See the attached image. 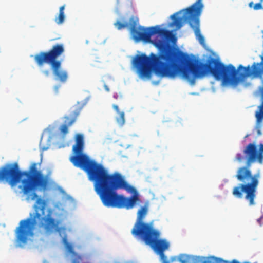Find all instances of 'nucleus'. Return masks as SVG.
I'll use <instances>...</instances> for the list:
<instances>
[{
    "label": "nucleus",
    "instance_id": "39448f33",
    "mask_svg": "<svg viewBox=\"0 0 263 263\" xmlns=\"http://www.w3.org/2000/svg\"><path fill=\"white\" fill-rule=\"evenodd\" d=\"M46 205L44 200L37 199L34 206V213L30 214V217L20 221L19 226L15 230L16 241L18 246L22 247L26 244L29 237L33 235L34 229L37 223L46 234H51L54 230L58 231V222L52 217L50 209L45 214Z\"/></svg>",
    "mask_w": 263,
    "mask_h": 263
},
{
    "label": "nucleus",
    "instance_id": "20e7f679",
    "mask_svg": "<svg viewBox=\"0 0 263 263\" xmlns=\"http://www.w3.org/2000/svg\"><path fill=\"white\" fill-rule=\"evenodd\" d=\"M243 153L245 156L238 153L235 157V160L239 162L246 159V165L239 167L236 175L237 180L242 183L233 188L232 194L237 198H242L243 193H245V199L249 202L250 206H252L255 204V199L260 174L257 173L252 175L250 167L256 162L260 164L263 163V144H260L258 149L255 144L249 143L245 147Z\"/></svg>",
    "mask_w": 263,
    "mask_h": 263
},
{
    "label": "nucleus",
    "instance_id": "393cba45",
    "mask_svg": "<svg viewBox=\"0 0 263 263\" xmlns=\"http://www.w3.org/2000/svg\"><path fill=\"white\" fill-rule=\"evenodd\" d=\"M196 260L197 263H199L201 261V258L198 257L196 258Z\"/></svg>",
    "mask_w": 263,
    "mask_h": 263
},
{
    "label": "nucleus",
    "instance_id": "6ab92c4d",
    "mask_svg": "<svg viewBox=\"0 0 263 263\" xmlns=\"http://www.w3.org/2000/svg\"><path fill=\"white\" fill-rule=\"evenodd\" d=\"M189 259V256L182 254L179 256V261L181 263H186Z\"/></svg>",
    "mask_w": 263,
    "mask_h": 263
},
{
    "label": "nucleus",
    "instance_id": "f257e3e1",
    "mask_svg": "<svg viewBox=\"0 0 263 263\" xmlns=\"http://www.w3.org/2000/svg\"><path fill=\"white\" fill-rule=\"evenodd\" d=\"M138 20L132 17L128 22L119 21L114 23L118 30L129 27L132 38L136 42L142 41L153 44L159 50L157 54L151 53L136 55L133 63L141 78L150 79L152 70L158 76L175 78L179 76L185 55L176 51L167 43L172 36L171 32L159 26L144 28L137 26Z\"/></svg>",
    "mask_w": 263,
    "mask_h": 263
},
{
    "label": "nucleus",
    "instance_id": "ddd939ff",
    "mask_svg": "<svg viewBox=\"0 0 263 263\" xmlns=\"http://www.w3.org/2000/svg\"><path fill=\"white\" fill-rule=\"evenodd\" d=\"M10 166V163L6 164L0 168V181H5L12 187L10 181L11 175L9 172V170H11Z\"/></svg>",
    "mask_w": 263,
    "mask_h": 263
},
{
    "label": "nucleus",
    "instance_id": "bb28decb",
    "mask_svg": "<svg viewBox=\"0 0 263 263\" xmlns=\"http://www.w3.org/2000/svg\"><path fill=\"white\" fill-rule=\"evenodd\" d=\"M257 134L258 135H260L261 134V130L259 129L257 130Z\"/></svg>",
    "mask_w": 263,
    "mask_h": 263
},
{
    "label": "nucleus",
    "instance_id": "cd10ccee",
    "mask_svg": "<svg viewBox=\"0 0 263 263\" xmlns=\"http://www.w3.org/2000/svg\"><path fill=\"white\" fill-rule=\"evenodd\" d=\"M55 88V90H56V91H58V86H56Z\"/></svg>",
    "mask_w": 263,
    "mask_h": 263
},
{
    "label": "nucleus",
    "instance_id": "aec40b11",
    "mask_svg": "<svg viewBox=\"0 0 263 263\" xmlns=\"http://www.w3.org/2000/svg\"><path fill=\"white\" fill-rule=\"evenodd\" d=\"M216 257L211 256L207 260H204L202 263H216Z\"/></svg>",
    "mask_w": 263,
    "mask_h": 263
},
{
    "label": "nucleus",
    "instance_id": "2eb2a0df",
    "mask_svg": "<svg viewBox=\"0 0 263 263\" xmlns=\"http://www.w3.org/2000/svg\"><path fill=\"white\" fill-rule=\"evenodd\" d=\"M112 108L116 110V112L119 114V117L116 118V121L118 124L122 126L125 123V114L123 111H120L118 105L114 104Z\"/></svg>",
    "mask_w": 263,
    "mask_h": 263
},
{
    "label": "nucleus",
    "instance_id": "4468645a",
    "mask_svg": "<svg viewBox=\"0 0 263 263\" xmlns=\"http://www.w3.org/2000/svg\"><path fill=\"white\" fill-rule=\"evenodd\" d=\"M203 7L202 3V0H197V2L190 7L187 8L188 11H194L196 14L200 15Z\"/></svg>",
    "mask_w": 263,
    "mask_h": 263
},
{
    "label": "nucleus",
    "instance_id": "412c9836",
    "mask_svg": "<svg viewBox=\"0 0 263 263\" xmlns=\"http://www.w3.org/2000/svg\"><path fill=\"white\" fill-rule=\"evenodd\" d=\"M82 259V257L80 255L77 256V257L73 258L72 263H80Z\"/></svg>",
    "mask_w": 263,
    "mask_h": 263
},
{
    "label": "nucleus",
    "instance_id": "1a4fd4ad",
    "mask_svg": "<svg viewBox=\"0 0 263 263\" xmlns=\"http://www.w3.org/2000/svg\"><path fill=\"white\" fill-rule=\"evenodd\" d=\"M160 232L154 228L138 236L146 245H149L156 253L163 255L164 251L169 247V243L163 239H159Z\"/></svg>",
    "mask_w": 263,
    "mask_h": 263
},
{
    "label": "nucleus",
    "instance_id": "f8f14e48",
    "mask_svg": "<svg viewBox=\"0 0 263 263\" xmlns=\"http://www.w3.org/2000/svg\"><path fill=\"white\" fill-rule=\"evenodd\" d=\"M84 137L82 134H78L76 135V144L73 146V151L75 153L74 156L84 155L82 153L84 148Z\"/></svg>",
    "mask_w": 263,
    "mask_h": 263
},
{
    "label": "nucleus",
    "instance_id": "423d86ee",
    "mask_svg": "<svg viewBox=\"0 0 263 263\" xmlns=\"http://www.w3.org/2000/svg\"><path fill=\"white\" fill-rule=\"evenodd\" d=\"M39 164L35 162L32 163L28 170L22 171L20 170L17 163H10L11 170L9 172L11 175L10 181L12 187L20 182L22 177H25L21 181L22 190L25 195L32 193L31 199L32 200L38 197L35 192L37 190L45 191L48 184L47 177L37 168Z\"/></svg>",
    "mask_w": 263,
    "mask_h": 263
},
{
    "label": "nucleus",
    "instance_id": "f3484780",
    "mask_svg": "<svg viewBox=\"0 0 263 263\" xmlns=\"http://www.w3.org/2000/svg\"><path fill=\"white\" fill-rule=\"evenodd\" d=\"M65 9V5H63L60 7L59 13L57 17L55 18V22L57 24H62L65 20V15L64 10Z\"/></svg>",
    "mask_w": 263,
    "mask_h": 263
},
{
    "label": "nucleus",
    "instance_id": "5701e85b",
    "mask_svg": "<svg viewBox=\"0 0 263 263\" xmlns=\"http://www.w3.org/2000/svg\"><path fill=\"white\" fill-rule=\"evenodd\" d=\"M158 254H159L161 259L164 261V262L165 263H169L168 261H166V259H167V258L165 256V255H164V254L163 253V255H162L161 253H158Z\"/></svg>",
    "mask_w": 263,
    "mask_h": 263
},
{
    "label": "nucleus",
    "instance_id": "dca6fc26",
    "mask_svg": "<svg viewBox=\"0 0 263 263\" xmlns=\"http://www.w3.org/2000/svg\"><path fill=\"white\" fill-rule=\"evenodd\" d=\"M62 241L66 249L69 253L72 255L73 258L77 257V256H80L74 252L72 245L68 242L66 236H65L63 238Z\"/></svg>",
    "mask_w": 263,
    "mask_h": 263
},
{
    "label": "nucleus",
    "instance_id": "0eeeda50",
    "mask_svg": "<svg viewBox=\"0 0 263 263\" xmlns=\"http://www.w3.org/2000/svg\"><path fill=\"white\" fill-rule=\"evenodd\" d=\"M65 52L63 44H56L47 51H41L35 54L34 59L39 67H42L45 64L50 65L53 74L56 79L61 82H65L68 78L66 71L62 69V62L57 59Z\"/></svg>",
    "mask_w": 263,
    "mask_h": 263
},
{
    "label": "nucleus",
    "instance_id": "a211bd4d",
    "mask_svg": "<svg viewBox=\"0 0 263 263\" xmlns=\"http://www.w3.org/2000/svg\"><path fill=\"white\" fill-rule=\"evenodd\" d=\"M263 0H260L259 2L254 5L253 2H251L249 4L250 8L253 7L255 10H258L262 8Z\"/></svg>",
    "mask_w": 263,
    "mask_h": 263
},
{
    "label": "nucleus",
    "instance_id": "9b49d317",
    "mask_svg": "<svg viewBox=\"0 0 263 263\" xmlns=\"http://www.w3.org/2000/svg\"><path fill=\"white\" fill-rule=\"evenodd\" d=\"M83 107V105L82 103L78 102L77 104L72 107L70 114L64 116V123L59 128L60 134L63 137L65 136L68 133V127L71 126L76 122Z\"/></svg>",
    "mask_w": 263,
    "mask_h": 263
},
{
    "label": "nucleus",
    "instance_id": "6e6552de",
    "mask_svg": "<svg viewBox=\"0 0 263 263\" xmlns=\"http://www.w3.org/2000/svg\"><path fill=\"white\" fill-rule=\"evenodd\" d=\"M184 13L182 17H176V13L172 15L171 17L173 20L172 25L176 26L178 29L182 26L183 21L187 22L190 27L194 30L195 36L201 44H204V38L200 33L199 16L194 11L189 12L187 8L183 10Z\"/></svg>",
    "mask_w": 263,
    "mask_h": 263
},
{
    "label": "nucleus",
    "instance_id": "7ed1b4c3",
    "mask_svg": "<svg viewBox=\"0 0 263 263\" xmlns=\"http://www.w3.org/2000/svg\"><path fill=\"white\" fill-rule=\"evenodd\" d=\"M179 76L194 84L195 79L202 78L209 73L216 80H222L227 84L236 85L242 79L253 76L258 77L263 71L260 67L262 63H254L243 67L240 65L237 69L232 64L225 66L219 60L209 57L205 63H198L194 59L185 56Z\"/></svg>",
    "mask_w": 263,
    "mask_h": 263
},
{
    "label": "nucleus",
    "instance_id": "9d476101",
    "mask_svg": "<svg viewBox=\"0 0 263 263\" xmlns=\"http://www.w3.org/2000/svg\"><path fill=\"white\" fill-rule=\"evenodd\" d=\"M148 204L146 203L137 212V219L131 231L132 235L136 237L154 228L152 224L143 222V219L148 212Z\"/></svg>",
    "mask_w": 263,
    "mask_h": 263
},
{
    "label": "nucleus",
    "instance_id": "4be33fe9",
    "mask_svg": "<svg viewBox=\"0 0 263 263\" xmlns=\"http://www.w3.org/2000/svg\"><path fill=\"white\" fill-rule=\"evenodd\" d=\"M216 263H230L227 260H224L222 258L216 257Z\"/></svg>",
    "mask_w": 263,
    "mask_h": 263
},
{
    "label": "nucleus",
    "instance_id": "f03ea898",
    "mask_svg": "<svg viewBox=\"0 0 263 263\" xmlns=\"http://www.w3.org/2000/svg\"><path fill=\"white\" fill-rule=\"evenodd\" d=\"M70 161L75 166L83 170L89 180L93 182L95 191L104 206L129 210L140 201L136 189L120 173L109 174L102 164L86 155L73 156Z\"/></svg>",
    "mask_w": 263,
    "mask_h": 263
},
{
    "label": "nucleus",
    "instance_id": "a878e982",
    "mask_svg": "<svg viewBox=\"0 0 263 263\" xmlns=\"http://www.w3.org/2000/svg\"><path fill=\"white\" fill-rule=\"evenodd\" d=\"M261 219H262V217H260L259 218H258L257 219V221L258 222V223H259L260 226H261Z\"/></svg>",
    "mask_w": 263,
    "mask_h": 263
},
{
    "label": "nucleus",
    "instance_id": "b1692460",
    "mask_svg": "<svg viewBox=\"0 0 263 263\" xmlns=\"http://www.w3.org/2000/svg\"><path fill=\"white\" fill-rule=\"evenodd\" d=\"M42 73L47 77H48L50 73V70L49 69L43 70Z\"/></svg>",
    "mask_w": 263,
    "mask_h": 263
}]
</instances>
